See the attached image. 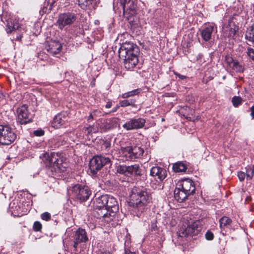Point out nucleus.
I'll return each mask as SVG.
<instances>
[{
    "label": "nucleus",
    "instance_id": "obj_1",
    "mask_svg": "<svg viewBox=\"0 0 254 254\" xmlns=\"http://www.w3.org/2000/svg\"><path fill=\"white\" fill-rule=\"evenodd\" d=\"M120 59L124 60L125 67L132 70L138 63V47L131 42L123 43L118 51Z\"/></svg>",
    "mask_w": 254,
    "mask_h": 254
},
{
    "label": "nucleus",
    "instance_id": "obj_2",
    "mask_svg": "<svg viewBox=\"0 0 254 254\" xmlns=\"http://www.w3.org/2000/svg\"><path fill=\"white\" fill-rule=\"evenodd\" d=\"M129 197V205L136 208L141 212L144 210L145 205L151 199L149 192L146 189L143 188L134 187L131 190Z\"/></svg>",
    "mask_w": 254,
    "mask_h": 254
},
{
    "label": "nucleus",
    "instance_id": "obj_3",
    "mask_svg": "<svg viewBox=\"0 0 254 254\" xmlns=\"http://www.w3.org/2000/svg\"><path fill=\"white\" fill-rule=\"evenodd\" d=\"M1 17V19L6 24V31L7 33H11L15 34L16 37L13 38V40L20 41L22 37L23 33L25 32L24 28L18 22L16 19L12 17L11 13L8 11H3Z\"/></svg>",
    "mask_w": 254,
    "mask_h": 254
},
{
    "label": "nucleus",
    "instance_id": "obj_4",
    "mask_svg": "<svg viewBox=\"0 0 254 254\" xmlns=\"http://www.w3.org/2000/svg\"><path fill=\"white\" fill-rule=\"evenodd\" d=\"M45 160L44 161L46 166L51 168L52 172L59 173L66 171L67 164L63 162L57 153L55 152L44 154Z\"/></svg>",
    "mask_w": 254,
    "mask_h": 254
},
{
    "label": "nucleus",
    "instance_id": "obj_5",
    "mask_svg": "<svg viewBox=\"0 0 254 254\" xmlns=\"http://www.w3.org/2000/svg\"><path fill=\"white\" fill-rule=\"evenodd\" d=\"M108 195H102L95 197L93 200V207L96 211L95 215L99 219H102L105 221V218L108 216L109 210L106 209L108 203Z\"/></svg>",
    "mask_w": 254,
    "mask_h": 254
},
{
    "label": "nucleus",
    "instance_id": "obj_6",
    "mask_svg": "<svg viewBox=\"0 0 254 254\" xmlns=\"http://www.w3.org/2000/svg\"><path fill=\"white\" fill-rule=\"evenodd\" d=\"M136 0H132L123 8L124 17L127 20L132 28H135L137 24L136 16Z\"/></svg>",
    "mask_w": 254,
    "mask_h": 254
},
{
    "label": "nucleus",
    "instance_id": "obj_7",
    "mask_svg": "<svg viewBox=\"0 0 254 254\" xmlns=\"http://www.w3.org/2000/svg\"><path fill=\"white\" fill-rule=\"evenodd\" d=\"M77 19V14L75 11L65 12L59 15L56 24L60 29L63 30L73 24Z\"/></svg>",
    "mask_w": 254,
    "mask_h": 254
},
{
    "label": "nucleus",
    "instance_id": "obj_8",
    "mask_svg": "<svg viewBox=\"0 0 254 254\" xmlns=\"http://www.w3.org/2000/svg\"><path fill=\"white\" fill-rule=\"evenodd\" d=\"M71 191L72 196L80 202L86 201L91 194V191L87 186H82L79 184L74 185Z\"/></svg>",
    "mask_w": 254,
    "mask_h": 254
},
{
    "label": "nucleus",
    "instance_id": "obj_9",
    "mask_svg": "<svg viewBox=\"0 0 254 254\" xmlns=\"http://www.w3.org/2000/svg\"><path fill=\"white\" fill-rule=\"evenodd\" d=\"M88 240L87 233L84 229L79 228L73 236V251L76 253L80 252L82 248L83 243Z\"/></svg>",
    "mask_w": 254,
    "mask_h": 254
},
{
    "label": "nucleus",
    "instance_id": "obj_10",
    "mask_svg": "<svg viewBox=\"0 0 254 254\" xmlns=\"http://www.w3.org/2000/svg\"><path fill=\"white\" fill-rule=\"evenodd\" d=\"M143 153V149L139 146H127L122 149V155L127 160H134L140 158L142 156Z\"/></svg>",
    "mask_w": 254,
    "mask_h": 254
},
{
    "label": "nucleus",
    "instance_id": "obj_11",
    "mask_svg": "<svg viewBox=\"0 0 254 254\" xmlns=\"http://www.w3.org/2000/svg\"><path fill=\"white\" fill-rule=\"evenodd\" d=\"M110 164L111 160L108 157L97 155L93 157L90 160L89 169L93 174H96L104 166Z\"/></svg>",
    "mask_w": 254,
    "mask_h": 254
},
{
    "label": "nucleus",
    "instance_id": "obj_12",
    "mask_svg": "<svg viewBox=\"0 0 254 254\" xmlns=\"http://www.w3.org/2000/svg\"><path fill=\"white\" fill-rule=\"evenodd\" d=\"M106 209L109 210L107 217L105 218V222L110 223L115 218L116 212L118 211L119 205L116 199L113 196L108 195V203Z\"/></svg>",
    "mask_w": 254,
    "mask_h": 254
},
{
    "label": "nucleus",
    "instance_id": "obj_13",
    "mask_svg": "<svg viewBox=\"0 0 254 254\" xmlns=\"http://www.w3.org/2000/svg\"><path fill=\"white\" fill-rule=\"evenodd\" d=\"M1 144L9 145L16 138V135L9 125H1Z\"/></svg>",
    "mask_w": 254,
    "mask_h": 254
},
{
    "label": "nucleus",
    "instance_id": "obj_14",
    "mask_svg": "<svg viewBox=\"0 0 254 254\" xmlns=\"http://www.w3.org/2000/svg\"><path fill=\"white\" fill-rule=\"evenodd\" d=\"M117 171L121 174L127 176H141V171L139 165L134 164L130 166L119 165Z\"/></svg>",
    "mask_w": 254,
    "mask_h": 254
},
{
    "label": "nucleus",
    "instance_id": "obj_15",
    "mask_svg": "<svg viewBox=\"0 0 254 254\" xmlns=\"http://www.w3.org/2000/svg\"><path fill=\"white\" fill-rule=\"evenodd\" d=\"M146 121L142 118H134L130 119L123 125V127L127 130L137 129L142 128Z\"/></svg>",
    "mask_w": 254,
    "mask_h": 254
},
{
    "label": "nucleus",
    "instance_id": "obj_16",
    "mask_svg": "<svg viewBox=\"0 0 254 254\" xmlns=\"http://www.w3.org/2000/svg\"><path fill=\"white\" fill-rule=\"evenodd\" d=\"M18 121L20 124H26L32 121L31 115L29 113L26 105H23L17 109Z\"/></svg>",
    "mask_w": 254,
    "mask_h": 254
},
{
    "label": "nucleus",
    "instance_id": "obj_17",
    "mask_svg": "<svg viewBox=\"0 0 254 254\" xmlns=\"http://www.w3.org/2000/svg\"><path fill=\"white\" fill-rule=\"evenodd\" d=\"M188 195L193 194L195 192V188L193 182L189 179H185L180 182L177 184Z\"/></svg>",
    "mask_w": 254,
    "mask_h": 254
},
{
    "label": "nucleus",
    "instance_id": "obj_18",
    "mask_svg": "<svg viewBox=\"0 0 254 254\" xmlns=\"http://www.w3.org/2000/svg\"><path fill=\"white\" fill-rule=\"evenodd\" d=\"M238 30V27L236 25L232 19H230L228 24L223 28V35L229 38H234Z\"/></svg>",
    "mask_w": 254,
    "mask_h": 254
},
{
    "label": "nucleus",
    "instance_id": "obj_19",
    "mask_svg": "<svg viewBox=\"0 0 254 254\" xmlns=\"http://www.w3.org/2000/svg\"><path fill=\"white\" fill-rule=\"evenodd\" d=\"M217 27L214 24L206 25L201 31L200 35L205 41H209L212 37L213 32H217Z\"/></svg>",
    "mask_w": 254,
    "mask_h": 254
},
{
    "label": "nucleus",
    "instance_id": "obj_20",
    "mask_svg": "<svg viewBox=\"0 0 254 254\" xmlns=\"http://www.w3.org/2000/svg\"><path fill=\"white\" fill-rule=\"evenodd\" d=\"M150 174L157 181L162 182L167 176L166 169L159 166H154L150 169Z\"/></svg>",
    "mask_w": 254,
    "mask_h": 254
},
{
    "label": "nucleus",
    "instance_id": "obj_21",
    "mask_svg": "<svg viewBox=\"0 0 254 254\" xmlns=\"http://www.w3.org/2000/svg\"><path fill=\"white\" fill-rule=\"evenodd\" d=\"M68 121L66 113H61L56 116L54 119L52 125L54 127L58 128Z\"/></svg>",
    "mask_w": 254,
    "mask_h": 254
},
{
    "label": "nucleus",
    "instance_id": "obj_22",
    "mask_svg": "<svg viewBox=\"0 0 254 254\" xmlns=\"http://www.w3.org/2000/svg\"><path fill=\"white\" fill-rule=\"evenodd\" d=\"M47 51L53 55L59 54L62 50V44L56 41L49 42L48 46L46 47Z\"/></svg>",
    "mask_w": 254,
    "mask_h": 254
},
{
    "label": "nucleus",
    "instance_id": "obj_23",
    "mask_svg": "<svg viewBox=\"0 0 254 254\" xmlns=\"http://www.w3.org/2000/svg\"><path fill=\"white\" fill-rule=\"evenodd\" d=\"M226 60L229 64L230 67L238 72H243L244 70V67L242 64L237 61H234L231 57H226Z\"/></svg>",
    "mask_w": 254,
    "mask_h": 254
},
{
    "label": "nucleus",
    "instance_id": "obj_24",
    "mask_svg": "<svg viewBox=\"0 0 254 254\" xmlns=\"http://www.w3.org/2000/svg\"><path fill=\"white\" fill-rule=\"evenodd\" d=\"M188 195L179 186L174 190V197L179 202H183L188 197Z\"/></svg>",
    "mask_w": 254,
    "mask_h": 254
},
{
    "label": "nucleus",
    "instance_id": "obj_25",
    "mask_svg": "<svg viewBox=\"0 0 254 254\" xmlns=\"http://www.w3.org/2000/svg\"><path fill=\"white\" fill-rule=\"evenodd\" d=\"M232 223V220L227 216H223L219 220V226L221 231L230 228Z\"/></svg>",
    "mask_w": 254,
    "mask_h": 254
},
{
    "label": "nucleus",
    "instance_id": "obj_26",
    "mask_svg": "<svg viewBox=\"0 0 254 254\" xmlns=\"http://www.w3.org/2000/svg\"><path fill=\"white\" fill-rule=\"evenodd\" d=\"M173 169L175 172H184L187 170V166L182 162H178L173 164Z\"/></svg>",
    "mask_w": 254,
    "mask_h": 254
},
{
    "label": "nucleus",
    "instance_id": "obj_27",
    "mask_svg": "<svg viewBox=\"0 0 254 254\" xmlns=\"http://www.w3.org/2000/svg\"><path fill=\"white\" fill-rule=\"evenodd\" d=\"M245 38L249 42L254 43V24L247 29L245 34Z\"/></svg>",
    "mask_w": 254,
    "mask_h": 254
},
{
    "label": "nucleus",
    "instance_id": "obj_28",
    "mask_svg": "<svg viewBox=\"0 0 254 254\" xmlns=\"http://www.w3.org/2000/svg\"><path fill=\"white\" fill-rule=\"evenodd\" d=\"M135 101L133 99L124 100L120 101L119 104L122 107H125L129 106H131L132 107H136V105L135 104Z\"/></svg>",
    "mask_w": 254,
    "mask_h": 254
},
{
    "label": "nucleus",
    "instance_id": "obj_29",
    "mask_svg": "<svg viewBox=\"0 0 254 254\" xmlns=\"http://www.w3.org/2000/svg\"><path fill=\"white\" fill-rule=\"evenodd\" d=\"M118 121L119 119L117 118H112L107 120L106 123L109 125L108 127L110 128L117 127L119 125Z\"/></svg>",
    "mask_w": 254,
    "mask_h": 254
},
{
    "label": "nucleus",
    "instance_id": "obj_30",
    "mask_svg": "<svg viewBox=\"0 0 254 254\" xmlns=\"http://www.w3.org/2000/svg\"><path fill=\"white\" fill-rule=\"evenodd\" d=\"M139 90L138 89L133 90L130 91L123 93L122 94L121 97L123 98L126 99L130 97L133 96L135 95H137L139 93Z\"/></svg>",
    "mask_w": 254,
    "mask_h": 254
},
{
    "label": "nucleus",
    "instance_id": "obj_31",
    "mask_svg": "<svg viewBox=\"0 0 254 254\" xmlns=\"http://www.w3.org/2000/svg\"><path fill=\"white\" fill-rule=\"evenodd\" d=\"M247 179L251 180L254 176V165L252 167H248L246 168Z\"/></svg>",
    "mask_w": 254,
    "mask_h": 254
},
{
    "label": "nucleus",
    "instance_id": "obj_32",
    "mask_svg": "<svg viewBox=\"0 0 254 254\" xmlns=\"http://www.w3.org/2000/svg\"><path fill=\"white\" fill-rule=\"evenodd\" d=\"M79 6L82 9H85L86 7L91 4L94 0H77Z\"/></svg>",
    "mask_w": 254,
    "mask_h": 254
},
{
    "label": "nucleus",
    "instance_id": "obj_33",
    "mask_svg": "<svg viewBox=\"0 0 254 254\" xmlns=\"http://www.w3.org/2000/svg\"><path fill=\"white\" fill-rule=\"evenodd\" d=\"M195 225L193 224L192 225L190 226L189 225L188 227L184 230V232L183 233L185 236L192 234L195 233Z\"/></svg>",
    "mask_w": 254,
    "mask_h": 254
},
{
    "label": "nucleus",
    "instance_id": "obj_34",
    "mask_svg": "<svg viewBox=\"0 0 254 254\" xmlns=\"http://www.w3.org/2000/svg\"><path fill=\"white\" fill-rule=\"evenodd\" d=\"M232 102L233 106L237 107L242 104V100L240 96H234L232 98Z\"/></svg>",
    "mask_w": 254,
    "mask_h": 254
},
{
    "label": "nucleus",
    "instance_id": "obj_35",
    "mask_svg": "<svg viewBox=\"0 0 254 254\" xmlns=\"http://www.w3.org/2000/svg\"><path fill=\"white\" fill-rule=\"evenodd\" d=\"M41 218L42 220L47 221L51 219V216L49 212H45L41 215Z\"/></svg>",
    "mask_w": 254,
    "mask_h": 254
},
{
    "label": "nucleus",
    "instance_id": "obj_36",
    "mask_svg": "<svg viewBox=\"0 0 254 254\" xmlns=\"http://www.w3.org/2000/svg\"><path fill=\"white\" fill-rule=\"evenodd\" d=\"M42 229V224L39 221H36L33 225V229L35 231H40Z\"/></svg>",
    "mask_w": 254,
    "mask_h": 254
},
{
    "label": "nucleus",
    "instance_id": "obj_37",
    "mask_svg": "<svg viewBox=\"0 0 254 254\" xmlns=\"http://www.w3.org/2000/svg\"><path fill=\"white\" fill-rule=\"evenodd\" d=\"M237 176L239 178V180L241 182H243L244 181L245 177H247L246 172L245 173L242 171H239L238 172Z\"/></svg>",
    "mask_w": 254,
    "mask_h": 254
},
{
    "label": "nucleus",
    "instance_id": "obj_38",
    "mask_svg": "<svg viewBox=\"0 0 254 254\" xmlns=\"http://www.w3.org/2000/svg\"><path fill=\"white\" fill-rule=\"evenodd\" d=\"M205 237L207 240L211 241L214 239V234L210 231H207L205 234Z\"/></svg>",
    "mask_w": 254,
    "mask_h": 254
},
{
    "label": "nucleus",
    "instance_id": "obj_39",
    "mask_svg": "<svg viewBox=\"0 0 254 254\" xmlns=\"http://www.w3.org/2000/svg\"><path fill=\"white\" fill-rule=\"evenodd\" d=\"M247 53L248 55L254 61V50L251 48H249L247 49Z\"/></svg>",
    "mask_w": 254,
    "mask_h": 254
},
{
    "label": "nucleus",
    "instance_id": "obj_40",
    "mask_svg": "<svg viewBox=\"0 0 254 254\" xmlns=\"http://www.w3.org/2000/svg\"><path fill=\"white\" fill-rule=\"evenodd\" d=\"M127 244H128L129 242H126L125 243V254H135V253L131 252L127 247Z\"/></svg>",
    "mask_w": 254,
    "mask_h": 254
},
{
    "label": "nucleus",
    "instance_id": "obj_41",
    "mask_svg": "<svg viewBox=\"0 0 254 254\" xmlns=\"http://www.w3.org/2000/svg\"><path fill=\"white\" fill-rule=\"evenodd\" d=\"M33 134L37 136H41L44 134V131L42 129L36 130L34 131Z\"/></svg>",
    "mask_w": 254,
    "mask_h": 254
},
{
    "label": "nucleus",
    "instance_id": "obj_42",
    "mask_svg": "<svg viewBox=\"0 0 254 254\" xmlns=\"http://www.w3.org/2000/svg\"><path fill=\"white\" fill-rule=\"evenodd\" d=\"M175 74L176 75V76L178 77L181 80H185L187 78V77L186 76L181 75L180 73H178L177 72H175Z\"/></svg>",
    "mask_w": 254,
    "mask_h": 254
},
{
    "label": "nucleus",
    "instance_id": "obj_43",
    "mask_svg": "<svg viewBox=\"0 0 254 254\" xmlns=\"http://www.w3.org/2000/svg\"><path fill=\"white\" fill-rule=\"evenodd\" d=\"M65 140L63 137L60 136L58 138V145H61L64 144V142Z\"/></svg>",
    "mask_w": 254,
    "mask_h": 254
},
{
    "label": "nucleus",
    "instance_id": "obj_44",
    "mask_svg": "<svg viewBox=\"0 0 254 254\" xmlns=\"http://www.w3.org/2000/svg\"><path fill=\"white\" fill-rule=\"evenodd\" d=\"M120 105H117L114 108L112 109V110L110 112V113H115L117 111V110L119 109Z\"/></svg>",
    "mask_w": 254,
    "mask_h": 254
},
{
    "label": "nucleus",
    "instance_id": "obj_45",
    "mask_svg": "<svg viewBox=\"0 0 254 254\" xmlns=\"http://www.w3.org/2000/svg\"><path fill=\"white\" fill-rule=\"evenodd\" d=\"M250 110L251 111V116L252 118V119H254V105L251 107Z\"/></svg>",
    "mask_w": 254,
    "mask_h": 254
},
{
    "label": "nucleus",
    "instance_id": "obj_46",
    "mask_svg": "<svg viewBox=\"0 0 254 254\" xmlns=\"http://www.w3.org/2000/svg\"><path fill=\"white\" fill-rule=\"evenodd\" d=\"M112 102H111V101H108V102L106 103V105H105V107H106V108L109 109V108H110L112 107Z\"/></svg>",
    "mask_w": 254,
    "mask_h": 254
},
{
    "label": "nucleus",
    "instance_id": "obj_47",
    "mask_svg": "<svg viewBox=\"0 0 254 254\" xmlns=\"http://www.w3.org/2000/svg\"><path fill=\"white\" fill-rule=\"evenodd\" d=\"M93 113H91L90 115L88 117V120L89 121L91 119H93Z\"/></svg>",
    "mask_w": 254,
    "mask_h": 254
},
{
    "label": "nucleus",
    "instance_id": "obj_48",
    "mask_svg": "<svg viewBox=\"0 0 254 254\" xmlns=\"http://www.w3.org/2000/svg\"><path fill=\"white\" fill-rule=\"evenodd\" d=\"M102 254H111L110 253H103Z\"/></svg>",
    "mask_w": 254,
    "mask_h": 254
},
{
    "label": "nucleus",
    "instance_id": "obj_49",
    "mask_svg": "<svg viewBox=\"0 0 254 254\" xmlns=\"http://www.w3.org/2000/svg\"><path fill=\"white\" fill-rule=\"evenodd\" d=\"M51 8H52V5L51 4V5H50V6L49 10H51Z\"/></svg>",
    "mask_w": 254,
    "mask_h": 254
},
{
    "label": "nucleus",
    "instance_id": "obj_50",
    "mask_svg": "<svg viewBox=\"0 0 254 254\" xmlns=\"http://www.w3.org/2000/svg\"><path fill=\"white\" fill-rule=\"evenodd\" d=\"M92 113H93V117L94 118V116L95 115V112H93Z\"/></svg>",
    "mask_w": 254,
    "mask_h": 254
}]
</instances>
